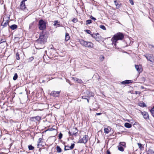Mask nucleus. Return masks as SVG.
<instances>
[{"label":"nucleus","mask_w":154,"mask_h":154,"mask_svg":"<svg viewBox=\"0 0 154 154\" xmlns=\"http://www.w3.org/2000/svg\"><path fill=\"white\" fill-rule=\"evenodd\" d=\"M118 149L120 151L123 152L124 151V148L122 147V146H120L119 145L118 146Z\"/></svg>","instance_id":"nucleus-26"},{"label":"nucleus","mask_w":154,"mask_h":154,"mask_svg":"<svg viewBox=\"0 0 154 154\" xmlns=\"http://www.w3.org/2000/svg\"><path fill=\"white\" fill-rule=\"evenodd\" d=\"M91 35L93 38L95 39L98 42L100 41L101 40V37L99 35V34L98 33L91 34Z\"/></svg>","instance_id":"nucleus-8"},{"label":"nucleus","mask_w":154,"mask_h":154,"mask_svg":"<svg viewBox=\"0 0 154 154\" xmlns=\"http://www.w3.org/2000/svg\"><path fill=\"white\" fill-rule=\"evenodd\" d=\"M92 21L91 20H86V24L88 25L92 23Z\"/></svg>","instance_id":"nucleus-29"},{"label":"nucleus","mask_w":154,"mask_h":154,"mask_svg":"<svg viewBox=\"0 0 154 154\" xmlns=\"http://www.w3.org/2000/svg\"><path fill=\"white\" fill-rule=\"evenodd\" d=\"M132 81L130 80H126L121 82L122 84L123 85H125L126 84H128L129 83H132Z\"/></svg>","instance_id":"nucleus-15"},{"label":"nucleus","mask_w":154,"mask_h":154,"mask_svg":"<svg viewBox=\"0 0 154 154\" xmlns=\"http://www.w3.org/2000/svg\"><path fill=\"white\" fill-rule=\"evenodd\" d=\"M39 28L40 30H44L46 28V23L42 20H40L38 21Z\"/></svg>","instance_id":"nucleus-4"},{"label":"nucleus","mask_w":154,"mask_h":154,"mask_svg":"<svg viewBox=\"0 0 154 154\" xmlns=\"http://www.w3.org/2000/svg\"><path fill=\"white\" fill-rule=\"evenodd\" d=\"M62 134L61 133H60L59 135V136H58L59 138L60 139L62 138Z\"/></svg>","instance_id":"nucleus-40"},{"label":"nucleus","mask_w":154,"mask_h":154,"mask_svg":"<svg viewBox=\"0 0 154 154\" xmlns=\"http://www.w3.org/2000/svg\"><path fill=\"white\" fill-rule=\"evenodd\" d=\"M27 0H23L20 3V9L22 10H23L26 8L25 2Z\"/></svg>","instance_id":"nucleus-9"},{"label":"nucleus","mask_w":154,"mask_h":154,"mask_svg":"<svg viewBox=\"0 0 154 154\" xmlns=\"http://www.w3.org/2000/svg\"><path fill=\"white\" fill-rule=\"evenodd\" d=\"M17 77H18V76H17V73H15V74H14V75L13 77V79L14 80H16L17 78Z\"/></svg>","instance_id":"nucleus-30"},{"label":"nucleus","mask_w":154,"mask_h":154,"mask_svg":"<svg viewBox=\"0 0 154 154\" xmlns=\"http://www.w3.org/2000/svg\"><path fill=\"white\" fill-rule=\"evenodd\" d=\"M69 149H70L69 148V146H65L64 150H68Z\"/></svg>","instance_id":"nucleus-33"},{"label":"nucleus","mask_w":154,"mask_h":154,"mask_svg":"<svg viewBox=\"0 0 154 154\" xmlns=\"http://www.w3.org/2000/svg\"><path fill=\"white\" fill-rule=\"evenodd\" d=\"M102 56V58H103V59H104V57H103V56Z\"/></svg>","instance_id":"nucleus-48"},{"label":"nucleus","mask_w":154,"mask_h":154,"mask_svg":"<svg viewBox=\"0 0 154 154\" xmlns=\"http://www.w3.org/2000/svg\"><path fill=\"white\" fill-rule=\"evenodd\" d=\"M126 143L125 142H120L119 143V145L120 146H124L125 147Z\"/></svg>","instance_id":"nucleus-24"},{"label":"nucleus","mask_w":154,"mask_h":154,"mask_svg":"<svg viewBox=\"0 0 154 154\" xmlns=\"http://www.w3.org/2000/svg\"><path fill=\"white\" fill-rule=\"evenodd\" d=\"M75 144L74 143L72 144L69 147V148L70 149H72L74 147Z\"/></svg>","instance_id":"nucleus-37"},{"label":"nucleus","mask_w":154,"mask_h":154,"mask_svg":"<svg viewBox=\"0 0 154 154\" xmlns=\"http://www.w3.org/2000/svg\"><path fill=\"white\" fill-rule=\"evenodd\" d=\"M70 37L69 36V34L67 33H66L65 35V40L66 41H67L69 40Z\"/></svg>","instance_id":"nucleus-23"},{"label":"nucleus","mask_w":154,"mask_h":154,"mask_svg":"<svg viewBox=\"0 0 154 154\" xmlns=\"http://www.w3.org/2000/svg\"><path fill=\"white\" fill-rule=\"evenodd\" d=\"M16 57L17 60H19L20 59L19 55L18 53L16 54Z\"/></svg>","instance_id":"nucleus-38"},{"label":"nucleus","mask_w":154,"mask_h":154,"mask_svg":"<svg viewBox=\"0 0 154 154\" xmlns=\"http://www.w3.org/2000/svg\"><path fill=\"white\" fill-rule=\"evenodd\" d=\"M10 17L7 16H5L3 18V22L2 25L4 27H5L8 25Z\"/></svg>","instance_id":"nucleus-7"},{"label":"nucleus","mask_w":154,"mask_h":154,"mask_svg":"<svg viewBox=\"0 0 154 154\" xmlns=\"http://www.w3.org/2000/svg\"><path fill=\"white\" fill-rule=\"evenodd\" d=\"M153 154H154V152H153Z\"/></svg>","instance_id":"nucleus-50"},{"label":"nucleus","mask_w":154,"mask_h":154,"mask_svg":"<svg viewBox=\"0 0 154 154\" xmlns=\"http://www.w3.org/2000/svg\"><path fill=\"white\" fill-rule=\"evenodd\" d=\"M135 93L136 94H140L141 93V92L140 91H136L135 92Z\"/></svg>","instance_id":"nucleus-42"},{"label":"nucleus","mask_w":154,"mask_h":154,"mask_svg":"<svg viewBox=\"0 0 154 154\" xmlns=\"http://www.w3.org/2000/svg\"><path fill=\"white\" fill-rule=\"evenodd\" d=\"M150 112L152 115L154 117V106L153 108H152L150 110Z\"/></svg>","instance_id":"nucleus-28"},{"label":"nucleus","mask_w":154,"mask_h":154,"mask_svg":"<svg viewBox=\"0 0 154 154\" xmlns=\"http://www.w3.org/2000/svg\"><path fill=\"white\" fill-rule=\"evenodd\" d=\"M87 101L88 103H89V100L88 99H87Z\"/></svg>","instance_id":"nucleus-49"},{"label":"nucleus","mask_w":154,"mask_h":154,"mask_svg":"<svg viewBox=\"0 0 154 154\" xmlns=\"http://www.w3.org/2000/svg\"><path fill=\"white\" fill-rule=\"evenodd\" d=\"M34 28V22H33L29 24V29H31Z\"/></svg>","instance_id":"nucleus-20"},{"label":"nucleus","mask_w":154,"mask_h":154,"mask_svg":"<svg viewBox=\"0 0 154 154\" xmlns=\"http://www.w3.org/2000/svg\"><path fill=\"white\" fill-rule=\"evenodd\" d=\"M104 131L105 133L106 134H108L111 131L110 128L108 127L106 128H105Z\"/></svg>","instance_id":"nucleus-16"},{"label":"nucleus","mask_w":154,"mask_h":154,"mask_svg":"<svg viewBox=\"0 0 154 154\" xmlns=\"http://www.w3.org/2000/svg\"><path fill=\"white\" fill-rule=\"evenodd\" d=\"M32 119H35L36 120L38 121L41 120V118L39 116H36L32 117Z\"/></svg>","instance_id":"nucleus-21"},{"label":"nucleus","mask_w":154,"mask_h":154,"mask_svg":"<svg viewBox=\"0 0 154 154\" xmlns=\"http://www.w3.org/2000/svg\"><path fill=\"white\" fill-rule=\"evenodd\" d=\"M100 28H101V29L106 30V28L105 27L103 26V25H100Z\"/></svg>","instance_id":"nucleus-32"},{"label":"nucleus","mask_w":154,"mask_h":154,"mask_svg":"<svg viewBox=\"0 0 154 154\" xmlns=\"http://www.w3.org/2000/svg\"><path fill=\"white\" fill-rule=\"evenodd\" d=\"M137 145L139 146V148L140 149H141L143 147L142 144L140 143H137Z\"/></svg>","instance_id":"nucleus-35"},{"label":"nucleus","mask_w":154,"mask_h":154,"mask_svg":"<svg viewBox=\"0 0 154 154\" xmlns=\"http://www.w3.org/2000/svg\"><path fill=\"white\" fill-rule=\"evenodd\" d=\"M130 3L132 5H134V2L132 0H129Z\"/></svg>","instance_id":"nucleus-41"},{"label":"nucleus","mask_w":154,"mask_h":154,"mask_svg":"<svg viewBox=\"0 0 154 154\" xmlns=\"http://www.w3.org/2000/svg\"><path fill=\"white\" fill-rule=\"evenodd\" d=\"M142 114L144 118L147 119L149 118V115L148 113L145 112H142Z\"/></svg>","instance_id":"nucleus-13"},{"label":"nucleus","mask_w":154,"mask_h":154,"mask_svg":"<svg viewBox=\"0 0 154 154\" xmlns=\"http://www.w3.org/2000/svg\"><path fill=\"white\" fill-rule=\"evenodd\" d=\"M125 126L127 128H130L131 127V125L128 123H126L125 124Z\"/></svg>","instance_id":"nucleus-22"},{"label":"nucleus","mask_w":154,"mask_h":154,"mask_svg":"<svg viewBox=\"0 0 154 154\" xmlns=\"http://www.w3.org/2000/svg\"><path fill=\"white\" fill-rule=\"evenodd\" d=\"M28 148L29 150H32L34 148L33 146L31 145H29L28 146Z\"/></svg>","instance_id":"nucleus-31"},{"label":"nucleus","mask_w":154,"mask_h":154,"mask_svg":"<svg viewBox=\"0 0 154 154\" xmlns=\"http://www.w3.org/2000/svg\"><path fill=\"white\" fill-rule=\"evenodd\" d=\"M42 139V138H39L38 141V146L39 145V144L40 143H41Z\"/></svg>","instance_id":"nucleus-34"},{"label":"nucleus","mask_w":154,"mask_h":154,"mask_svg":"<svg viewBox=\"0 0 154 154\" xmlns=\"http://www.w3.org/2000/svg\"><path fill=\"white\" fill-rule=\"evenodd\" d=\"M46 36L43 34H40L39 38L37 41L38 44H43L46 42Z\"/></svg>","instance_id":"nucleus-3"},{"label":"nucleus","mask_w":154,"mask_h":154,"mask_svg":"<svg viewBox=\"0 0 154 154\" xmlns=\"http://www.w3.org/2000/svg\"><path fill=\"white\" fill-rule=\"evenodd\" d=\"M59 93L60 92L59 91H54L51 93V95L53 97H57L58 96Z\"/></svg>","instance_id":"nucleus-12"},{"label":"nucleus","mask_w":154,"mask_h":154,"mask_svg":"<svg viewBox=\"0 0 154 154\" xmlns=\"http://www.w3.org/2000/svg\"><path fill=\"white\" fill-rule=\"evenodd\" d=\"M102 114L101 113H97L96 115H100Z\"/></svg>","instance_id":"nucleus-45"},{"label":"nucleus","mask_w":154,"mask_h":154,"mask_svg":"<svg viewBox=\"0 0 154 154\" xmlns=\"http://www.w3.org/2000/svg\"><path fill=\"white\" fill-rule=\"evenodd\" d=\"M78 130L76 128H73L69 131V134L70 136L74 135L76 136L78 133Z\"/></svg>","instance_id":"nucleus-6"},{"label":"nucleus","mask_w":154,"mask_h":154,"mask_svg":"<svg viewBox=\"0 0 154 154\" xmlns=\"http://www.w3.org/2000/svg\"><path fill=\"white\" fill-rule=\"evenodd\" d=\"M106 154H110V152L109 150H107Z\"/></svg>","instance_id":"nucleus-46"},{"label":"nucleus","mask_w":154,"mask_h":154,"mask_svg":"<svg viewBox=\"0 0 154 154\" xmlns=\"http://www.w3.org/2000/svg\"><path fill=\"white\" fill-rule=\"evenodd\" d=\"M90 18H91V19H92V20H96V19L95 18H94V17H93V16H91V17H90Z\"/></svg>","instance_id":"nucleus-43"},{"label":"nucleus","mask_w":154,"mask_h":154,"mask_svg":"<svg viewBox=\"0 0 154 154\" xmlns=\"http://www.w3.org/2000/svg\"><path fill=\"white\" fill-rule=\"evenodd\" d=\"M85 32H86L87 33L91 34V31L90 30H88L86 29V30H85Z\"/></svg>","instance_id":"nucleus-36"},{"label":"nucleus","mask_w":154,"mask_h":154,"mask_svg":"<svg viewBox=\"0 0 154 154\" xmlns=\"http://www.w3.org/2000/svg\"><path fill=\"white\" fill-rule=\"evenodd\" d=\"M146 59L149 61L154 62V59L153 58V56L151 54H149L147 56H146Z\"/></svg>","instance_id":"nucleus-10"},{"label":"nucleus","mask_w":154,"mask_h":154,"mask_svg":"<svg viewBox=\"0 0 154 154\" xmlns=\"http://www.w3.org/2000/svg\"><path fill=\"white\" fill-rule=\"evenodd\" d=\"M30 59L31 60H32L33 59V58L32 57H31L30 58Z\"/></svg>","instance_id":"nucleus-47"},{"label":"nucleus","mask_w":154,"mask_h":154,"mask_svg":"<svg viewBox=\"0 0 154 154\" xmlns=\"http://www.w3.org/2000/svg\"><path fill=\"white\" fill-rule=\"evenodd\" d=\"M10 27L11 29L14 30L16 29L17 28V26L16 24H13L10 26Z\"/></svg>","instance_id":"nucleus-19"},{"label":"nucleus","mask_w":154,"mask_h":154,"mask_svg":"<svg viewBox=\"0 0 154 154\" xmlns=\"http://www.w3.org/2000/svg\"><path fill=\"white\" fill-rule=\"evenodd\" d=\"M87 97H86V96H84L82 97V98L83 99H87Z\"/></svg>","instance_id":"nucleus-44"},{"label":"nucleus","mask_w":154,"mask_h":154,"mask_svg":"<svg viewBox=\"0 0 154 154\" xmlns=\"http://www.w3.org/2000/svg\"><path fill=\"white\" fill-rule=\"evenodd\" d=\"M114 2L115 3V5L116 6V8L117 9L119 8L120 6V5L119 2L116 0L114 1Z\"/></svg>","instance_id":"nucleus-17"},{"label":"nucleus","mask_w":154,"mask_h":154,"mask_svg":"<svg viewBox=\"0 0 154 154\" xmlns=\"http://www.w3.org/2000/svg\"><path fill=\"white\" fill-rule=\"evenodd\" d=\"M57 151L58 152H61V149L60 146H57L56 147Z\"/></svg>","instance_id":"nucleus-27"},{"label":"nucleus","mask_w":154,"mask_h":154,"mask_svg":"<svg viewBox=\"0 0 154 154\" xmlns=\"http://www.w3.org/2000/svg\"><path fill=\"white\" fill-rule=\"evenodd\" d=\"M135 68L139 73L142 71V68L141 65H135Z\"/></svg>","instance_id":"nucleus-11"},{"label":"nucleus","mask_w":154,"mask_h":154,"mask_svg":"<svg viewBox=\"0 0 154 154\" xmlns=\"http://www.w3.org/2000/svg\"><path fill=\"white\" fill-rule=\"evenodd\" d=\"M77 19L76 18H74L72 20V21L74 23H76L77 22Z\"/></svg>","instance_id":"nucleus-39"},{"label":"nucleus","mask_w":154,"mask_h":154,"mask_svg":"<svg viewBox=\"0 0 154 154\" xmlns=\"http://www.w3.org/2000/svg\"><path fill=\"white\" fill-rule=\"evenodd\" d=\"M73 79L74 81L77 82V83H82V81L80 79H79L77 78H73Z\"/></svg>","instance_id":"nucleus-14"},{"label":"nucleus","mask_w":154,"mask_h":154,"mask_svg":"<svg viewBox=\"0 0 154 154\" xmlns=\"http://www.w3.org/2000/svg\"><path fill=\"white\" fill-rule=\"evenodd\" d=\"M139 106L140 107H144L146 106V105L144 103H139Z\"/></svg>","instance_id":"nucleus-25"},{"label":"nucleus","mask_w":154,"mask_h":154,"mask_svg":"<svg viewBox=\"0 0 154 154\" xmlns=\"http://www.w3.org/2000/svg\"><path fill=\"white\" fill-rule=\"evenodd\" d=\"M60 22L58 20H55L54 21V26H56V27H58L60 26V24H59Z\"/></svg>","instance_id":"nucleus-18"},{"label":"nucleus","mask_w":154,"mask_h":154,"mask_svg":"<svg viewBox=\"0 0 154 154\" xmlns=\"http://www.w3.org/2000/svg\"><path fill=\"white\" fill-rule=\"evenodd\" d=\"M124 38L123 34L121 33H119L114 35L112 38V40L113 41L112 44L116 45V43L117 41L119 40H122Z\"/></svg>","instance_id":"nucleus-1"},{"label":"nucleus","mask_w":154,"mask_h":154,"mask_svg":"<svg viewBox=\"0 0 154 154\" xmlns=\"http://www.w3.org/2000/svg\"><path fill=\"white\" fill-rule=\"evenodd\" d=\"M79 42L82 45L86 47L92 48L94 47V44L91 42L86 41L84 40L81 39L79 41Z\"/></svg>","instance_id":"nucleus-2"},{"label":"nucleus","mask_w":154,"mask_h":154,"mask_svg":"<svg viewBox=\"0 0 154 154\" xmlns=\"http://www.w3.org/2000/svg\"><path fill=\"white\" fill-rule=\"evenodd\" d=\"M88 140V135H85L82 138H79L78 143H86Z\"/></svg>","instance_id":"nucleus-5"}]
</instances>
